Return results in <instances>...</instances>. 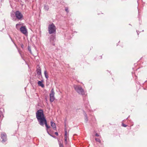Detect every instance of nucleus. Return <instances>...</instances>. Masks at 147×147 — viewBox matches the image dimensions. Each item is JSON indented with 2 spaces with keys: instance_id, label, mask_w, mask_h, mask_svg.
<instances>
[{
  "instance_id": "obj_28",
  "label": "nucleus",
  "mask_w": 147,
  "mask_h": 147,
  "mask_svg": "<svg viewBox=\"0 0 147 147\" xmlns=\"http://www.w3.org/2000/svg\"><path fill=\"white\" fill-rule=\"evenodd\" d=\"M18 51H19V53L20 54V55H21V53H20V52L19 51V50H18Z\"/></svg>"
},
{
  "instance_id": "obj_17",
  "label": "nucleus",
  "mask_w": 147,
  "mask_h": 147,
  "mask_svg": "<svg viewBox=\"0 0 147 147\" xmlns=\"http://www.w3.org/2000/svg\"><path fill=\"white\" fill-rule=\"evenodd\" d=\"M20 25V24H16V28L17 29H19V28H20L19 26Z\"/></svg>"
},
{
  "instance_id": "obj_25",
  "label": "nucleus",
  "mask_w": 147,
  "mask_h": 147,
  "mask_svg": "<svg viewBox=\"0 0 147 147\" xmlns=\"http://www.w3.org/2000/svg\"><path fill=\"white\" fill-rule=\"evenodd\" d=\"M21 47H22V48H23V47H24V45H23V44H22L21 45Z\"/></svg>"
},
{
  "instance_id": "obj_19",
  "label": "nucleus",
  "mask_w": 147,
  "mask_h": 147,
  "mask_svg": "<svg viewBox=\"0 0 147 147\" xmlns=\"http://www.w3.org/2000/svg\"><path fill=\"white\" fill-rule=\"evenodd\" d=\"M28 50L31 53V49L30 47V46H28Z\"/></svg>"
},
{
  "instance_id": "obj_20",
  "label": "nucleus",
  "mask_w": 147,
  "mask_h": 147,
  "mask_svg": "<svg viewBox=\"0 0 147 147\" xmlns=\"http://www.w3.org/2000/svg\"><path fill=\"white\" fill-rule=\"evenodd\" d=\"M67 138H65V143H67Z\"/></svg>"
},
{
  "instance_id": "obj_2",
  "label": "nucleus",
  "mask_w": 147,
  "mask_h": 147,
  "mask_svg": "<svg viewBox=\"0 0 147 147\" xmlns=\"http://www.w3.org/2000/svg\"><path fill=\"white\" fill-rule=\"evenodd\" d=\"M48 30L49 34H55L56 32V26L53 23H52L49 25Z\"/></svg>"
},
{
  "instance_id": "obj_9",
  "label": "nucleus",
  "mask_w": 147,
  "mask_h": 147,
  "mask_svg": "<svg viewBox=\"0 0 147 147\" xmlns=\"http://www.w3.org/2000/svg\"><path fill=\"white\" fill-rule=\"evenodd\" d=\"M44 124L47 127V129H48L50 128V127L47 124V120H45V122H44L43 123V125H40L41 126H43Z\"/></svg>"
},
{
  "instance_id": "obj_23",
  "label": "nucleus",
  "mask_w": 147,
  "mask_h": 147,
  "mask_svg": "<svg viewBox=\"0 0 147 147\" xmlns=\"http://www.w3.org/2000/svg\"><path fill=\"white\" fill-rule=\"evenodd\" d=\"M122 126L124 127H126L127 126V125L124 124H122Z\"/></svg>"
},
{
  "instance_id": "obj_22",
  "label": "nucleus",
  "mask_w": 147,
  "mask_h": 147,
  "mask_svg": "<svg viewBox=\"0 0 147 147\" xmlns=\"http://www.w3.org/2000/svg\"><path fill=\"white\" fill-rule=\"evenodd\" d=\"M65 11L67 12H68V8H65Z\"/></svg>"
},
{
  "instance_id": "obj_1",
  "label": "nucleus",
  "mask_w": 147,
  "mask_h": 147,
  "mask_svg": "<svg viewBox=\"0 0 147 147\" xmlns=\"http://www.w3.org/2000/svg\"><path fill=\"white\" fill-rule=\"evenodd\" d=\"M36 117L40 125H43V123L46 120L43 111L42 109H40L36 112Z\"/></svg>"
},
{
  "instance_id": "obj_3",
  "label": "nucleus",
  "mask_w": 147,
  "mask_h": 147,
  "mask_svg": "<svg viewBox=\"0 0 147 147\" xmlns=\"http://www.w3.org/2000/svg\"><path fill=\"white\" fill-rule=\"evenodd\" d=\"M74 88L76 91L79 94L82 95L84 94V91L80 86L74 85Z\"/></svg>"
},
{
  "instance_id": "obj_7",
  "label": "nucleus",
  "mask_w": 147,
  "mask_h": 147,
  "mask_svg": "<svg viewBox=\"0 0 147 147\" xmlns=\"http://www.w3.org/2000/svg\"><path fill=\"white\" fill-rule=\"evenodd\" d=\"M1 138L2 139V142L3 143H4L7 141V136L5 133H3L1 134Z\"/></svg>"
},
{
  "instance_id": "obj_16",
  "label": "nucleus",
  "mask_w": 147,
  "mask_h": 147,
  "mask_svg": "<svg viewBox=\"0 0 147 147\" xmlns=\"http://www.w3.org/2000/svg\"><path fill=\"white\" fill-rule=\"evenodd\" d=\"M59 143L60 147H63V144L60 141H59Z\"/></svg>"
},
{
  "instance_id": "obj_13",
  "label": "nucleus",
  "mask_w": 147,
  "mask_h": 147,
  "mask_svg": "<svg viewBox=\"0 0 147 147\" xmlns=\"http://www.w3.org/2000/svg\"><path fill=\"white\" fill-rule=\"evenodd\" d=\"M44 73L45 76V78H46L47 79H48V73H47V71H44Z\"/></svg>"
},
{
  "instance_id": "obj_18",
  "label": "nucleus",
  "mask_w": 147,
  "mask_h": 147,
  "mask_svg": "<svg viewBox=\"0 0 147 147\" xmlns=\"http://www.w3.org/2000/svg\"><path fill=\"white\" fill-rule=\"evenodd\" d=\"M95 140L97 142H98L100 143L101 142V141L100 140V139H99V138H96Z\"/></svg>"
},
{
  "instance_id": "obj_10",
  "label": "nucleus",
  "mask_w": 147,
  "mask_h": 147,
  "mask_svg": "<svg viewBox=\"0 0 147 147\" xmlns=\"http://www.w3.org/2000/svg\"><path fill=\"white\" fill-rule=\"evenodd\" d=\"M38 84L39 86H40L42 88H43L44 87V84L41 81H38Z\"/></svg>"
},
{
  "instance_id": "obj_8",
  "label": "nucleus",
  "mask_w": 147,
  "mask_h": 147,
  "mask_svg": "<svg viewBox=\"0 0 147 147\" xmlns=\"http://www.w3.org/2000/svg\"><path fill=\"white\" fill-rule=\"evenodd\" d=\"M51 126L52 127L53 129L55 130L56 129V125L55 123L53 121H51Z\"/></svg>"
},
{
  "instance_id": "obj_26",
  "label": "nucleus",
  "mask_w": 147,
  "mask_h": 147,
  "mask_svg": "<svg viewBox=\"0 0 147 147\" xmlns=\"http://www.w3.org/2000/svg\"><path fill=\"white\" fill-rule=\"evenodd\" d=\"M95 135L96 136H99V135L98 134H97V133Z\"/></svg>"
},
{
  "instance_id": "obj_12",
  "label": "nucleus",
  "mask_w": 147,
  "mask_h": 147,
  "mask_svg": "<svg viewBox=\"0 0 147 147\" xmlns=\"http://www.w3.org/2000/svg\"><path fill=\"white\" fill-rule=\"evenodd\" d=\"M65 138H68L67 132V129L66 128H65Z\"/></svg>"
},
{
  "instance_id": "obj_27",
  "label": "nucleus",
  "mask_w": 147,
  "mask_h": 147,
  "mask_svg": "<svg viewBox=\"0 0 147 147\" xmlns=\"http://www.w3.org/2000/svg\"><path fill=\"white\" fill-rule=\"evenodd\" d=\"M47 132H48V134H49V135H50L51 136H52V137H53V136H52L51 135V134H49V132H48V131H47Z\"/></svg>"
},
{
  "instance_id": "obj_14",
  "label": "nucleus",
  "mask_w": 147,
  "mask_h": 147,
  "mask_svg": "<svg viewBox=\"0 0 147 147\" xmlns=\"http://www.w3.org/2000/svg\"><path fill=\"white\" fill-rule=\"evenodd\" d=\"M44 8L45 10L48 11L49 9V6L47 5H45L44 7Z\"/></svg>"
},
{
  "instance_id": "obj_24",
  "label": "nucleus",
  "mask_w": 147,
  "mask_h": 147,
  "mask_svg": "<svg viewBox=\"0 0 147 147\" xmlns=\"http://www.w3.org/2000/svg\"><path fill=\"white\" fill-rule=\"evenodd\" d=\"M55 134L57 136H58V133L57 132H55Z\"/></svg>"
},
{
  "instance_id": "obj_5",
  "label": "nucleus",
  "mask_w": 147,
  "mask_h": 147,
  "mask_svg": "<svg viewBox=\"0 0 147 147\" xmlns=\"http://www.w3.org/2000/svg\"><path fill=\"white\" fill-rule=\"evenodd\" d=\"M20 30L21 32L25 36L27 35L28 31L26 26L21 27L20 28Z\"/></svg>"
},
{
  "instance_id": "obj_6",
  "label": "nucleus",
  "mask_w": 147,
  "mask_h": 147,
  "mask_svg": "<svg viewBox=\"0 0 147 147\" xmlns=\"http://www.w3.org/2000/svg\"><path fill=\"white\" fill-rule=\"evenodd\" d=\"M55 92L53 89H52L50 94V100L51 102H53L55 99Z\"/></svg>"
},
{
  "instance_id": "obj_15",
  "label": "nucleus",
  "mask_w": 147,
  "mask_h": 147,
  "mask_svg": "<svg viewBox=\"0 0 147 147\" xmlns=\"http://www.w3.org/2000/svg\"><path fill=\"white\" fill-rule=\"evenodd\" d=\"M84 115L85 116V120L86 122L88 121V118L87 115L85 113L84 114Z\"/></svg>"
},
{
  "instance_id": "obj_11",
  "label": "nucleus",
  "mask_w": 147,
  "mask_h": 147,
  "mask_svg": "<svg viewBox=\"0 0 147 147\" xmlns=\"http://www.w3.org/2000/svg\"><path fill=\"white\" fill-rule=\"evenodd\" d=\"M37 73L38 75L39 76H41V69H37L36 70Z\"/></svg>"
},
{
  "instance_id": "obj_4",
  "label": "nucleus",
  "mask_w": 147,
  "mask_h": 147,
  "mask_svg": "<svg viewBox=\"0 0 147 147\" xmlns=\"http://www.w3.org/2000/svg\"><path fill=\"white\" fill-rule=\"evenodd\" d=\"M15 15L16 18L19 20H21L23 18V15L19 11H16Z\"/></svg>"
},
{
  "instance_id": "obj_21",
  "label": "nucleus",
  "mask_w": 147,
  "mask_h": 147,
  "mask_svg": "<svg viewBox=\"0 0 147 147\" xmlns=\"http://www.w3.org/2000/svg\"><path fill=\"white\" fill-rule=\"evenodd\" d=\"M51 38V40L52 39L53 40H54L55 39V37L54 36H53V38Z\"/></svg>"
}]
</instances>
